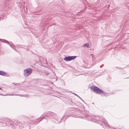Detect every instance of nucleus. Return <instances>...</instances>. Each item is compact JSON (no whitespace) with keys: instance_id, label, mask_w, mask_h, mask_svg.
I'll return each mask as SVG.
<instances>
[{"instance_id":"23","label":"nucleus","mask_w":129,"mask_h":129,"mask_svg":"<svg viewBox=\"0 0 129 129\" xmlns=\"http://www.w3.org/2000/svg\"><path fill=\"white\" fill-rule=\"evenodd\" d=\"M2 40V39H0V40Z\"/></svg>"},{"instance_id":"19","label":"nucleus","mask_w":129,"mask_h":129,"mask_svg":"<svg viewBox=\"0 0 129 129\" xmlns=\"http://www.w3.org/2000/svg\"><path fill=\"white\" fill-rule=\"evenodd\" d=\"M104 124H105V121H104Z\"/></svg>"},{"instance_id":"8","label":"nucleus","mask_w":129,"mask_h":129,"mask_svg":"<svg viewBox=\"0 0 129 129\" xmlns=\"http://www.w3.org/2000/svg\"><path fill=\"white\" fill-rule=\"evenodd\" d=\"M9 45L13 49H14V48H15V46L12 43H11V44H10L9 43Z\"/></svg>"},{"instance_id":"13","label":"nucleus","mask_w":129,"mask_h":129,"mask_svg":"<svg viewBox=\"0 0 129 129\" xmlns=\"http://www.w3.org/2000/svg\"><path fill=\"white\" fill-rule=\"evenodd\" d=\"M106 126H107V127H108L110 128V126H109V125H108V124H107L106 125Z\"/></svg>"},{"instance_id":"15","label":"nucleus","mask_w":129,"mask_h":129,"mask_svg":"<svg viewBox=\"0 0 129 129\" xmlns=\"http://www.w3.org/2000/svg\"><path fill=\"white\" fill-rule=\"evenodd\" d=\"M48 71H51L53 72L52 71V70H51V69H48Z\"/></svg>"},{"instance_id":"6","label":"nucleus","mask_w":129,"mask_h":129,"mask_svg":"<svg viewBox=\"0 0 129 129\" xmlns=\"http://www.w3.org/2000/svg\"><path fill=\"white\" fill-rule=\"evenodd\" d=\"M45 116H46L44 115L41 116L38 119H36L35 122H37L38 120H40V121H39V122H40L42 119L44 118Z\"/></svg>"},{"instance_id":"9","label":"nucleus","mask_w":129,"mask_h":129,"mask_svg":"<svg viewBox=\"0 0 129 129\" xmlns=\"http://www.w3.org/2000/svg\"><path fill=\"white\" fill-rule=\"evenodd\" d=\"M83 46L84 47H87L88 48L89 47V44L88 43H86L84 44L83 45Z\"/></svg>"},{"instance_id":"12","label":"nucleus","mask_w":129,"mask_h":129,"mask_svg":"<svg viewBox=\"0 0 129 129\" xmlns=\"http://www.w3.org/2000/svg\"><path fill=\"white\" fill-rule=\"evenodd\" d=\"M44 73H45V74L46 75H48V74H49V73H48L47 71H45L44 72Z\"/></svg>"},{"instance_id":"2","label":"nucleus","mask_w":129,"mask_h":129,"mask_svg":"<svg viewBox=\"0 0 129 129\" xmlns=\"http://www.w3.org/2000/svg\"><path fill=\"white\" fill-rule=\"evenodd\" d=\"M33 70L31 68H28L23 71V76L27 77L29 76L32 72Z\"/></svg>"},{"instance_id":"25","label":"nucleus","mask_w":129,"mask_h":129,"mask_svg":"<svg viewBox=\"0 0 129 129\" xmlns=\"http://www.w3.org/2000/svg\"><path fill=\"white\" fill-rule=\"evenodd\" d=\"M104 120H105V119H104Z\"/></svg>"},{"instance_id":"14","label":"nucleus","mask_w":129,"mask_h":129,"mask_svg":"<svg viewBox=\"0 0 129 129\" xmlns=\"http://www.w3.org/2000/svg\"><path fill=\"white\" fill-rule=\"evenodd\" d=\"M74 94H75V95H76V96H78L79 97V98H80L81 99V100H82L83 101V100H82V99H81V98H80L79 97V96H78V95H77V94H75V93Z\"/></svg>"},{"instance_id":"11","label":"nucleus","mask_w":129,"mask_h":129,"mask_svg":"<svg viewBox=\"0 0 129 129\" xmlns=\"http://www.w3.org/2000/svg\"><path fill=\"white\" fill-rule=\"evenodd\" d=\"M40 59V60L41 61H42V62H43L44 63H45L46 62V61L45 60V59H43L42 60H41V58Z\"/></svg>"},{"instance_id":"1","label":"nucleus","mask_w":129,"mask_h":129,"mask_svg":"<svg viewBox=\"0 0 129 129\" xmlns=\"http://www.w3.org/2000/svg\"><path fill=\"white\" fill-rule=\"evenodd\" d=\"M90 88L91 90L96 93L100 94L103 93L104 96H107L109 95V94L107 93L104 91L103 90L96 86H91L90 87Z\"/></svg>"},{"instance_id":"3","label":"nucleus","mask_w":129,"mask_h":129,"mask_svg":"<svg viewBox=\"0 0 129 129\" xmlns=\"http://www.w3.org/2000/svg\"><path fill=\"white\" fill-rule=\"evenodd\" d=\"M76 57V56H69L68 57H65L64 58L63 60L66 61H68L75 59Z\"/></svg>"},{"instance_id":"4","label":"nucleus","mask_w":129,"mask_h":129,"mask_svg":"<svg viewBox=\"0 0 129 129\" xmlns=\"http://www.w3.org/2000/svg\"><path fill=\"white\" fill-rule=\"evenodd\" d=\"M50 78L53 79L52 80L54 82L56 81L57 80L56 76L54 75L53 72H52V75L50 76Z\"/></svg>"},{"instance_id":"17","label":"nucleus","mask_w":129,"mask_h":129,"mask_svg":"<svg viewBox=\"0 0 129 129\" xmlns=\"http://www.w3.org/2000/svg\"><path fill=\"white\" fill-rule=\"evenodd\" d=\"M14 49L15 51H16V49L15 48H14Z\"/></svg>"},{"instance_id":"10","label":"nucleus","mask_w":129,"mask_h":129,"mask_svg":"<svg viewBox=\"0 0 129 129\" xmlns=\"http://www.w3.org/2000/svg\"><path fill=\"white\" fill-rule=\"evenodd\" d=\"M2 42H4V43H7L8 44H9V42L8 41H7L6 40H3L1 41Z\"/></svg>"},{"instance_id":"26","label":"nucleus","mask_w":129,"mask_h":129,"mask_svg":"<svg viewBox=\"0 0 129 129\" xmlns=\"http://www.w3.org/2000/svg\"><path fill=\"white\" fill-rule=\"evenodd\" d=\"M16 95H18V94Z\"/></svg>"},{"instance_id":"18","label":"nucleus","mask_w":129,"mask_h":129,"mask_svg":"<svg viewBox=\"0 0 129 129\" xmlns=\"http://www.w3.org/2000/svg\"><path fill=\"white\" fill-rule=\"evenodd\" d=\"M19 95L20 96H23V95Z\"/></svg>"},{"instance_id":"7","label":"nucleus","mask_w":129,"mask_h":129,"mask_svg":"<svg viewBox=\"0 0 129 129\" xmlns=\"http://www.w3.org/2000/svg\"><path fill=\"white\" fill-rule=\"evenodd\" d=\"M7 74V73L3 71H0V75L3 76H5Z\"/></svg>"},{"instance_id":"22","label":"nucleus","mask_w":129,"mask_h":129,"mask_svg":"<svg viewBox=\"0 0 129 129\" xmlns=\"http://www.w3.org/2000/svg\"><path fill=\"white\" fill-rule=\"evenodd\" d=\"M1 88L0 87V89L1 90Z\"/></svg>"},{"instance_id":"16","label":"nucleus","mask_w":129,"mask_h":129,"mask_svg":"<svg viewBox=\"0 0 129 129\" xmlns=\"http://www.w3.org/2000/svg\"><path fill=\"white\" fill-rule=\"evenodd\" d=\"M0 95H3L4 96L5 95H3V94H2V93H1L0 94Z\"/></svg>"},{"instance_id":"5","label":"nucleus","mask_w":129,"mask_h":129,"mask_svg":"<svg viewBox=\"0 0 129 129\" xmlns=\"http://www.w3.org/2000/svg\"><path fill=\"white\" fill-rule=\"evenodd\" d=\"M49 115L52 116V118H56L57 115L56 114L53 112H50V113L49 114Z\"/></svg>"},{"instance_id":"24","label":"nucleus","mask_w":129,"mask_h":129,"mask_svg":"<svg viewBox=\"0 0 129 129\" xmlns=\"http://www.w3.org/2000/svg\"><path fill=\"white\" fill-rule=\"evenodd\" d=\"M94 104V103H92V104Z\"/></svg>"},{"instance_id":"21","label":"nucleus","mask_w":129,"mask_h":129,"mask_svg":"<svg viewBox=\"0 0 129 129\" xmlns=\"http://www.w3.org/2000/svg\"><path fill=\"white\" fill-rule=\"evenodd\" d=\"M17 51V50H16V51Z\"/></svg>"},{"instance_id":"20","label":"nucleus","mask_w":129,"mask_h":129,"mask_svg":"<svg viewBox=\"0 0 129 129\" xmlns=\"http://www.w3.org/2000/svg\"><path fill=\"white\" fill-rule=\"evenodd\" d=\"M99 120V119L98 120V121H99V120Z\"/></svg>"}]
</instances>
